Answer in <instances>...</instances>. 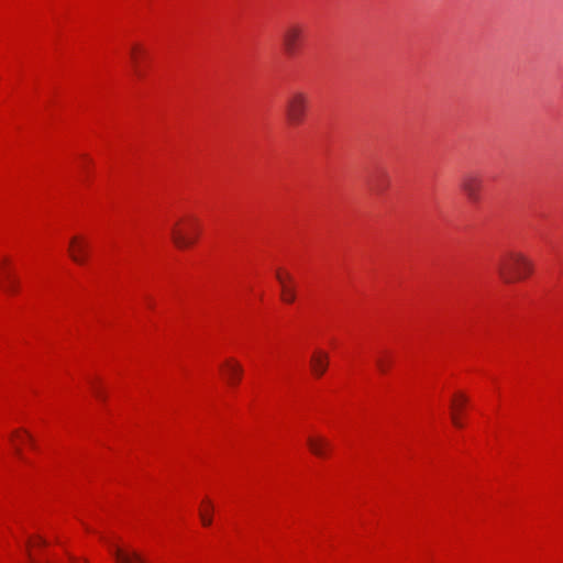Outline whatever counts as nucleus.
I'll use <instances>...</instances> for the list:
<instances>
[{"mask_svg": "<svg viewBox=\"0 0 563 563\" xmlns=\"http://www.w3.org/2000/svg\"><path fill=\"white\" fill-rule=\"evenodd\" d=\"M496 269L501 280L510 284L528 277L533 264L523 253L510 251L499 258Z\"/></svg>", "mask_w": 563, "mask_h": 563, "instance_id": "nucleus-1", "label": "nucleus"}, {"mask_svg": "<svg viewBox=\"0 0 563 563\" xmlns=\"http://www.w3.org/2000/svg\"><path fill=\"white\" fill-rule=\"evenodd\" d=\"M309 106V97L303 91H292L285 104V112L291 125H299L303 122Z\"/></svg>", "mask_w": 563, "mask_h": 563, "instance_id": "nucleus-2", "label": "nucleus"}, {"mask_svg": "<svg viewBox=\"0 0 563 563\" xmlns=\"http://www.w3.org/2000/svg\"><path fill=\"white\" fill-rule=\"evenodd\" d=\"M305 29L301 24L290 23L283 30L282 43L287 56H295L301 45Z\"/></svg>", "mask_w": 563, "mask_h": 563, "instance_id": "nucleus-3", "label": "nucleus"}, {"mask_svg": "<svg viewBox=\"0 0 563 563\" xmlns=\"http://www.w3.org/2000/svg\"><path fill=\"white\" fill-rule=\"evenodd\" d=\"M172 239L175 245L179 249L189 247L195 244L197 240L198 228L196 221H188L187 228L179 227L176 223L172 229Z\"/></svg>", "mask_w": 563, "mask_h": 563, "instance_id": "nucleus-4", "label": "nucleus"}, {"mask_svg": "<svg viewBox=\"0 0 563 563\" xmlns=\"http://www.w3.org/2000/svg\"><path fill=\"white\" fill-rule=\"evenodd\" d=\"M461 189L471 202H478L483 188V179L475 173H466L461 179Z\"/></svg>", "mask_w": 563, "mask_h": 563, "instance_id": "nucleus-5", "label": "nucleus"}, {"mask_svg": "<svg viewBox=\"0 0 563 563\" xmlns=\"http://www.w3.org/2000/svg\"><path fill=\"white\" fill-rule=\"evenodd\" d=\"M68 252L75 263L85 264L89 253V244L79 236H73L69 242Z\"/></svg>", "mask_w": 563, "mask_h": 563, "instance_id": "nucleus-6", "label": "nucleus"}, {"mask_svg": "<svg viewBox=\"0 0 563 563\" xmlns=\"http://www.w3.org/2000/svg\"><path fill=\"white\" fill-rule=\"evenodd\" d=\"M221 369L229 385L235 386L239 384L243 374V367L238 361L234 358L225 360Z\"/></svg>", "mask_w": 563, "mask_h": 563, "instance_id": "nucleus-7", "label": "nucleus"}, {"mask_svg": "<svg viewBox=\"0 0 563 563\" xmlns=\"http://www.w3.org/2000/svg\"><path fill=\"white\" fill-rule=\"evenodd\" d=\"M329 365V354L324 351H316L310 358L311 372L316 377H321Z\"/></svg>", "mask_w": 563, "mask_h": 563, "instance_id": "nucleus-8", "label": "nucleus"}, {"mask_svg": "<svg viewBox=\"0 0 563 563\" xmlns=\"http://www.w3.org/2000/svg\"><path fill=\"white\" fill-rule=\"evenodd\" d=\"M276 278L282 286V298L284 301L290 303L295 301L296 294L292 287L288 286V283L292 282V277L288 273L277 272Z\"/></svg>", "mask_w": 563, "mask_h": 563, "instance_id": "nucleus-9", "label": "nucleus"}, {"mask_svg": "<svg viewBox=\"0 0 563 563\" xmlns=\"http://www.w3.org/2000/svg\"><path fill=\"white\" fill-rule=\"evenodd\" d=\"M307 444L311 453L319 457H324L330 449V442L322 437H309Z\"/></svg>", "mask_w": 563, "mask_h": 563, "instance_id": "nucleus-10", "label": "nucleus"}, {"mask_svg": "<svg viewBox=\"0 0 563 563\" xmlns=\"http://www.w3.org/2000/svg\"><path fill=\"white\" fill-rule=\"evenodd\" d=\"M115 563H146V561L137 552L123 551L122 549L114 547L112 549Z\"/></svg>", "mask_w": 563, "mask_h": 563, "instance_id": "nucleus-11", "label": "nucleus"}, {"mask_svg": "<svg viewBox=\"0 0 563 563\" xmlns=\"http://www.w3.org/2000/svg\"><path fill=\"white\" fill-rule=\"evenodd\" d=\"M0 283L4 291L15 294L19 289V283L9 273L0 269Z\"/></svg>", "mask_w": 563, "mask_h": 563, "instance_id": "nucleus-12", "label": "nucleus"}, {"mask_svg": "<svg viewBox=\"0 0 563 563\" xmlns=\"http://www.w3.org/2000/svg\"><path fill=\"white\" fill-rule=\"evenodd\" d=\"M207 508L200 511V519L203 526H210L212 522V518L210 511L212 510V505L209 500H206Z\"/></svg>", "mask_w": 563, "mask_h": 563, "instance_id": "nucleus-13", "label": "nucleus"}, {"mask_svg": "<svg viewBox=\"0 0 563 563\" xmlns=\"http://www.w3.org/2000/svg\"><path fill=\"white\" fill-rule=\"evenodd\" d=\"M467 402V398L464 395H459L457 399L452 402V413H459L463 406Z\"/></svg>", "mask_w": 563, "mask_h": 563, "instance_id": "nucleus-14", "label": "nucleus"}, {"mask_svg": "<svg viewBox=\"0 0 563 563\" xmlns=\"http://www.w3.org/2000/svg\"><path fill=\"white\" fill-rule=\"evenodd\" d=\"M377 368L384 374L388 371L390 365V360L388 357L379 356L376 360Z\"/></svg>", "mask_w": 563, "mask_h": 563, "instance_id": "nucleus-15", "label": "nucleus"}, {"mask_svg": "<svg viewBox=\"0 0 563 563\" xmlns=\"http://www.w3.org/2000/svg\"><path fill=\"white\" fill-rule=\"evenodd\" d=\"M91 387H92V391L96 395V397L101 399V400H103L104 399V394L101 390V388L97 384H95L93 382H91Z\"/></svg>", "mask_w": 563, "mask_h": 563, "instance_id": "nucleus-16", "label": "nucleus"}, {"mask_svg": "<svg viewBox=\"0 0 563 563\" xmlns=\"http://www.w3.org/2000/svg\"><path fill=\"white\" fill-rule=\"evenodd\" d=\"M131 58H132V63H133L134 68H135V73L139 74V69H137V63H139L137 47H133L132 48Z\"/></svg>", "mask_w": 563, "mask_h": 563, "instance_id": "nucleus-17", "label": "nucleus"}, {"mask_svg": "<svg viewBox=\"0 0 563 563\" xmlns=\"http://www.w3.org/2000/svg\"><path fill=\"white\" fill-rule=\"evenodd\" d=\"M452 422L455 427L462 428L463 423L457 413H452Z\"/></svg>", "mask_w": 563, "mask_h": 563, "instance_id": "nucleus-18", "label": "nucleus"}, {"mask_svg": "<svg viewBox=\"0 0 563 563\" xmlns=\"http://www.w3.org/2000/svg\"><path fill=\"white\" fill-rule=\"evenodd\" d=\"M30 544H32V545H45L46 541L42 537H36V540L34 542L30 541Z\"/></svg>", "mask_w": 563, "mask_h": 563, "instance_id": "nucleus-19", "label": "nucleus"}, {"mask_svg": "<svg viewBox=\"0 0 563 563\" xmlns=\"http://www.w3.org/2000/svg\"><path fill=\"white\" fill-rule=\"evenodd\" d=\"M73 563H75V562H73Z\"/></svg>", "mask_w": 563, "mask_h": 563, "instance_id": "nucleus-20", "label": "nucleus"}]
</instances>
